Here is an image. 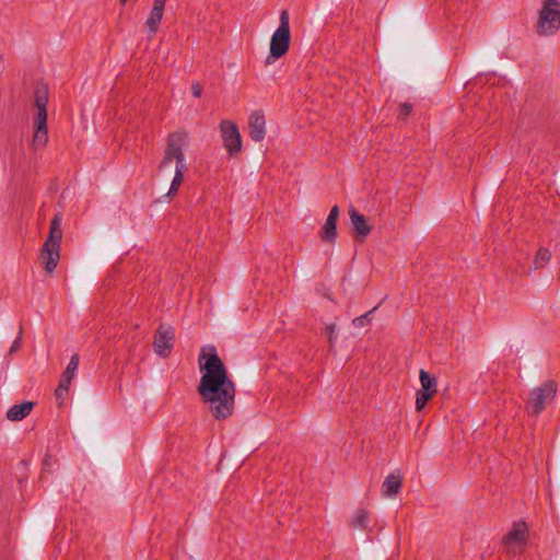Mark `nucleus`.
<instances>
[{
    "instance_id": "obj_1",
    "label": "nucleus",
    "mask_w": 560,
    "mask_h": 560,
    "mask_svg": "<svg viewBox=\"0 0 560 560\" xmlns=\"http://www.w3.org/2000/svg\"><path fill=\"white\" fill-rule=\"evenodd\" d=\"M198 363L201 373L198 393L202 401L209 405L217 420L229 418L234 410L236 388L215 348H201Z\"/></svg>"
},
{
    "instance_id": "obj_2",
    "label": "nucleus",
    "mask_w": 560,
    "mask_h": 560,
    "mask_svg": "<svg viewBox=\"0 0 560 560\" xmlns=\"http://www.w3.org/2000/svg\"><path fill=\"white\" fill-rule=\"evenodd\" d=\"M189 145L190 136L184 129L171 132L166 139L163 158L158 167L159 172L162 173L174 166L175 173L166 197L175 196L184 182L185 173L188 171L185 152Z\"/></svg>"
},
{
    "instance_id": "obj_3",
    "label": "nucleus",
    "mask_w": 560,
    "mask_h": 560,
    "mask_svg": "<svg viewBox=\"0 0 560 560\" xmlns=\"http://www.w3.org/2000/svg\"><path fill=\"white\" fill-rule=\"evenodd\" d=\"M47 104L48 88L45 84L37 85L34 91V107L36 113L33 118L34 135L32 140V145L36 150L43 149L48 142Z\"/></svg>"
},
{
    "instance_id": "obj_4",
    "label": "nucleus",
    "mask_w": 560,
    "mask_h": 560,
    "mask_svg": "<svg viewBox=\"0 0 560 560\" xmlns=\"http://www.w3.org/2000/svg\"><path fill=\"white\" fill-rule=\"evenodd\" d=\"M61 240V215L56 214L51 220L48 237L45 241L40 252V260L43 262L44 269L48 273H52L58 266Z\"/></svg>"
},
{
    "instance_id": "obj_5",
    "label": "nucleus",
    "mask_w": 560,
    "mask_h": 560,
    "mask_svg": "<svg viewBox=\"0 0 560 560\" xmlns=\"http://www.w3.org/2000/svg\"><path fill=\"white\" fill-rule=\"evenodd\" d=\"M560 30V2L559 0H544L542 8L536 25L539 36H553Z\"/></svg>"
},
{
    "instance_id": "obj_6",
    "label": "nucleus",
    "mask_w": 560,
    "mask_h": 560,
    "mask_svg": "<svg viewBox=\"0 0 560 560\" xmlns=\"http://www.w3.org/2000/svg\"><path fill=\"white\" fill-rule=\"evenodd\" d=\"M290 16L287 10H282L279 16V26L271 35L269 59H279L284 56L290 48Z\"/></svg>"
},
{
    "instance_id": "obj_7",
    "label": "nucleus",
    "mask_w": 560,
    "mask_h": 560,
    "mask_svg": "<svg viewBox=\"0 0 560 560\" xmlns=\"http://www.w3.org/2000/svg\"><path fill=\"white\" fill-rule=\"evenodd\" d=\"M528 538V527L525 522L518 521L512 525V528L503 538V545L511 555L522 552Z\"/></svg>"
},
{
    "instance_id": "obj_8",
    "label": "nucleus",
    "mask_w": 560,
    "mask_h": 560,
    "mask_svg": "<svg viewBox=\"0 0 560 560\" xmlns=\"http://www.w3.org/2000/svg\"><path fill=\"white\" fill-rule=\"evenodd\" d=\"M557 392V384L553 381H548L541 386L534 388L529 394L528 409L534 415H539L547 402H549Z\"/></svg>"
},
{
    "instance_id": "obj_9",
    "label": "nucleus",
    "mask_w": 560,
    "mask_h": 560,
    "mask_svg": "<svg viewBox=\"0 0 560 560\" xmlns=\"http://www.w3.org/2000/svg\"><path fill=\"white\" fill-rule=\"evenodd\" d=\"M419 381L421 387L416 393V410L421 411L427 402L438 393V381L425 370H420Z\"/></svg>"
},
{
    "instance_id": "obj_10",
    "label": "nucleus",
    "mask_w": 560,
    "mask_h": 560,
    "mask_svg": "<svg viewBox=\"0 0 560 560\" xmlns=\"http://www.w3.org/2000/svg\"><path fill=\"white\" fill-rule=\"evenodd\" d=\"M219 127L225 150L230 155L237 154L242 150V138L236 124L232 120L223 119Z\"/></svg>"
},
{
    "instance_id": "obj_11",
    "label": "nucleus",
    "mask_w": 560,
    "mask_h": 560,
    "mask_svg": "<svg viewBox=\"0 0 560 560\" xmlns=\"http://www.w3.org/2000/svg\"><path fill=\"white\" fill-rule=\"evenodd\" d=\"M175 330L172 326L161 324L155 332L153 348L158 355L166 358L173 348Z\"/></svg>"
},
{
    "instance_id": "obj_12",
    "label": "nucleus",
    "mask_w": 560,
    "mask_h": 560,
    "mask_svg": "<svg viewBox=\"0 0 560 560\" xmlns=\"http://www.w3.org/2000/svg\"><path fill=\"white\" fill-rule=\"evenodd\" d=\"M249 137L255 142H261L266 136V119L261 112H253L248 117Z\"/></svg>"
},
{
    "instance_id": "obj_13",
    "label": "nucleus",
    "mask_w": 560,
    "mask_h": 560,
    "mask_svg": "<svg viewBox=\"0 0 560 560\" xmlns=\"http://www.w3.org/2000/svg\"><path fill=\"white\" fill-rule=\"evenodd\" d=\"M339 217V207L334 206L322 226L320 238L329 244H335L337 237V221Z\"/></svg>"
},
{
    "instance_id": "obj_14",
    "label": "nucleus",
    "mask_w": 560,
    "mask_h": 560,
    "mask_svg": "<svg viewBox=\"0 0 560 560\" xmlns=\"http://www.w3.org/2000/svg\"><path fill=\"white\" fill-rule=\"evenodd\" d=\"M349 218L353 226V231L359 240H364L372 231L368 219L359 213L353 207L349 208Z\"/></svg>"
},
{
    "instance_id": "obj_15",
    "label": "nucleus",
    "mask_w": 560,
    "mask_h": 560,
    "mask_svg": "<svg viewBox=\"0 0 560 560\" xmlns=\"http://www.w3.org/2000/svg\"><path fill=\"white\" fill-rule=\"evenodd\" d=\"M33 401H24L22 404L13 405L7 411V419L12 422L21 421L26 418L34 408Z\"/></svg>"
},
{
    "instance_id": "obj_16",
    "label": "nucleus",
    "mask_w": 560,
    "mask_h": 560,
    "mask_svg": "<svg viewBox=\"0 0 560 560\" xmlns=\"http://www.w3.org/2000/svg\"><path fill=\"white\" fill-rule=\"evenodd\" d=\"M401 483L402 478L399 474H389L383 481L382 494L388 498L395 497L399 492Z\"/></svg>"
},
{
    "instance_id": "obj_17",
    "label": "nucleus",
    "mask_w": 560,
    "mask_h": 560,
    "mask_svg": "<svg viewBox=\"0 0 560 560\" xmlns=\"http://www.w3.org/2000/svg\"><path fill=\"white\" fill-rule=\"evenodd\" d=\"M351 526L361 530H371L369 527V512L364 509L354 511L350 518Z\"/></svg>"
},
{
    "instance_id": "obj_18",
    "label": "nucleus",
    "mask_w": 560,
    "mask_h": 560,
    "mask_svg": "<svg viewBox=\"0 0 560 560\" xmlns=\"http://www.w3.org/2000/svg\"><path fill=\"white\" fill-rule=\"evenodd\" d=\"M163 12L164 9H159L155 7H152L150 14L147 19L145 25L149 28L150 33L155 34L159 25L163 19Z\"/></svg>"
},
{
    "instance_id": "obj_19",
    "label": "nucleus",
    "mask_w": 560,
    "mask_h": 560,
    "mask_svg": "<svg viewBox=\"0 0 560 560\" xmlns=\"http://www.w3.org/2000/svg\"><path fill=\"white\" fill-rule=\"evenodd\" d=\"M79 366V355L73 354L70 359V362L68 363V366L66 368L65 372L61 375L60 382H63L65 385H70L75 371Z\"/></svg>"
},
{
    "instance_id": "obj_20",
    "label": "nucleus",
    "mask_w": 560,
    "mask_h": 560,
    "mask_svg": "<svg viewBox=\"0 0 560 560\" xmlns=\"http://www.w3.org/2000/svg\"><path fill=\"white\" fill-rule=\"evenodd\" d=\"M550 258L551 253L547 248H539L534 260L535 268H544L546 264L549 262Z\"/></svg>"
},
{
    "instance_id": "obj_21",
    "label": "nucleus",
    "mask_w": 560,
    "mask_h": 560,
    "mask_svg": "<svg viewBox=\"0 0 560 560\" xmlns=\"http://www.w3.org/2000/svg\"><path fill=\"white\" fill-rule=\"evenodd\" d=\"M376 310V307H374L372 311H370L369 313L362 315V316H359L357 318H354L352 320V324L353 326L355 327H364L366 326L369 323H370V314L373 313L374 311Z\"/></svg>"
},
{
    "instance_id": "obj_22",
    "label": "nucleus",
    "mask_w": 560,
    "mask_h": 560,
    "mask_svg": "<svg viewBox=\"0 0 560 560\" xmlns=\"http://www.w3.org/2000/svg\"><path fill=\"white\" fill-rule=\"evenodd\" d=\"M325 331L328 337L330 349L332 350L335 347V342H336V325L335 324L327 325L325 327Z\"/></svg>"
},
{
    "instance_id": "obj_23",
    "label": "nucleus",
    "mask_w": 560,
    "mask_h": 560,
    "mask_svg": "<svg viewBox=\"0 0 560 560\" xmlns=\"http://www.w3.org/2000/svg\"><path fill=\"white\" fill-rule=\"evenodd\" d=\"M412 112V105L410 103H402L399 106V117L406 118L408 117Z\"/></svg>"
},
{
    "instance_id": "obj_24",
    "label": "nucleus",
    "mask_w": 560,
    "mask_h": 560,
    "mask_svg": "<svg viewBox=\"0 0 560 560\" xmlns=\"http://www.w3.org/2000/svg\"><path fill=\"white\" fill-rule=\"evenodd\" d=\"M70 385H65L63 382H59L58 387L56 388L55 395L58 399H62L67 394Z\"/></svg>"
},
{
    "instance_id": "obj_25",
    "label": "nucleus",
    "mask_w": 560,
    "mask_h": 560,
    "mask_svg": "<svg viewBox=\"0 0 560 560\" xmlns=\"http://www.w3.org/2000/svg\"><path fill=\"white\" fill-rule=\"evenodd\" d=\"M22 343V328H20V332H19V336L18 338L13 341L10 350H9V353L12 354L14 353L15 351L19 350L20 346Z\"/></svg>"
},
{
    "instance_id": "obj_26",
    "label": "nucleus",
    "mask_w": 560,
    "mask_h": 560,
    "mask_svg": "<svg viewBox=\"0 0 560 560\" xmlns=\"http://www.w3.org/2000/svg\"><path fill=\"white\" fill-rule=\"evenodd\" d=\"M191 92L195 97H200L201 92H202V88H201L200 83H198V82L192 83Z\"/></svg>"
},
{
    "instance_id": "obj_27",
    "label": "nucleus",
    "mask_w": 560,
    "mask_h": 560,
    "mask_svg": "<svg viewBox=\"0 0 560 560\" xmlns=\"http://www.w3.org/2000/svg\"><path fill=\"white\" fill-rule=\"evenodd\" d=\"M167 0H153V7L164 9Z\"/></svg>"
},
{
    "instance_id": "obj_28",
    "label": "nucleus",
    "mask_w": 560,
    "mask_h": 560,
    "mask_svg": "<svg viewBox=\"0 0 560 560\" xmlns=\"http://www.w3.org/2000/svg\"><path fill=\"white\" fill-rule=\"evenodd\" d=\"M119 1H120V3H122V4H124V3H126V1H127V0H119Z\"/></svg>"
}]
</instances>
